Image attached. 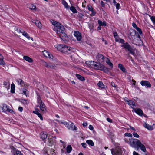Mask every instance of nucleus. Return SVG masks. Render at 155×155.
<instances>
[{
    "label": "nucleus",
    "instance_id": "obj_53",
    "mask_svg": "<svg viewBox=\"0 0 155 155\" xmlns=\"http://www.w3.org/2000/svg\"><path fill=\"white\" fill-rule=\"evenodd\" d=\"M54 65L51 63H48V68H53Z\"/></svg>",
    "mask_w": 155,
    "mask_h": 155
},
{
    "label": "nucleus",
    "instance_id": "obj_50",
    "mask_svg": "<svg viewBox=\"0 0 155 155\" xmlns=\"http://www.w3.org/2000/svg\"><path fill=\"white\" fill-rule=\"evenodd\" d=\"M35 8L36 7L33 5H31L29 7V8L31 9H35Z\"/></svg>",
    "mask_w": 155,
    "mask_h": 155
},
{
    "label": "nucleus",
    "instance_id": "obj_40",
    "mask_svg": "<svg viewBox=\"0 0 155 155\" xmlns=\"http://www.w3.org/2000/svg\"><path fill=\"white\" fill-rule=\"evenodd\" d=\"M70 10L74 13H76L77 12V10L75 9L74 7L72 6L70 8Z\"/></svg>",
    "mask_w": 155,
    "mask_h": 155
},
{
    "label": "nucleus",
    "instance_id": "obj_44",
    "mask_svg": "<svg viewBox=\"0 0 155 155\" xmlns=\"http://www.w3.org/2000/svg\"><path fill=\"white\" fill-rule=\"evenodd\" d=\"M150 19L154 25H155V17L151 16Z\"/></svg>",
    "mask_w": 155,
    "mask_h": 155
},
{
    "label": "nucleus",
    "instance_id": "obj_43",
    "mask_svg": "<svg viewBox=\"0 0 155 155\" xmlns=\"http://www.w3.org/2000/svg\"><path fill=\"white\" fill-rule=\"evenodd\" d=\"M37 102L39 104L43 103L41 98L39 97L37 98Z\"/></svg>",
    "mask_w": 155,
    "mask_h": 155
},
{
    "label": "nucleus",
    "instance_id": "obj_52",
    "mask_svg": "<svg viewBox=\"0 0 155 155\" xmlns=\"http://www.w3.org/2000/svg\"><path fill=\"white\" fill-rule=\"evenodd\" d=\"M132 25L133 27L136 29L138 27L137 26L136 24L134 22L132 23Z\"/></svg>",
    "mask_w": 155,
    "mask_h": 155
},
{
    "label": "nucleus",
    "instance_id": "obj_25",
    "mask_svg": "<svg viewBox=\"0 0 155 155\" xmlns=\"http://www.w3.org/2000/svg\"><path fill=\"white\" fill-rule=\"evenodd\" d=\"M33 113L37 114L41 120H43V118L41 114L37 111H34Z\"/></svg>",
    "mask_w": 155,
    "mask_h": 155
},
{
    "label": "nucleus",
    "instance_id": "obj_9",
    "mask_svg": "<svg viewBox=\"0 0 155 155\" xmlns=\"http://www.w3.org/2000/svg\"><path fill=\"white\" fill-rule=\"evenodd\" d=\"M124 100L127 104L130 106L131 108L134 109V107L136 106L135 102L132 100H128L124 99Z\"/></svg>",
    "mask_w": 155,
    "mask_h": 155
},
{
    "label": "nucleus",
    "instance_id": "obj_4",
    "mask_svg": "<svg viewBox=\"0 0 155 155\" xmlns=\"http://www.w3.org/2000/svg\"><path fill=\"white\" fill-rule=\"evenodd\" d=\"M75 51L74 48L64 45L62 52L66 54H70L71 52H74Z\"/></svg>",
    "mask_w": 155,
    "mask_h": 155
},
{
    "label": "nucleus",
    "instance_id": "obj_28",
    "mask_svg": "<svg viewBox=\"0 0 155 155\" xmlns=\"http://www.w3.org/2000/svg\"><path fill=\"white\" fill-rule=\"evenodd\" d=\"M106 63L111 67V68H113V65L112 63L110 61V60L108 58H106Z\"/></svg>",
    "mask_w": 155,
    "mask_h": 155
},
{
    "label": "nucleus",
    "instance_id": "obj_45",
    "mask_svg": "<svg viewBox=\"0 0 155 155\" xmlns=\"http://www.w3.org/2000/svg\"><path fill=\"white\" fill-rule=\"evenodd\" d=\"M124 135L126 136H128L130 137H132V134H131L128 133H125Z\"/></svg>",
    "mask_w": 155,
    "mask_h": 155
},
{
    "label": "nucleus",
    "instance_id": "obj_2",
    "mask_svg": "<svg viewBox=\"0 0 155 155\" xmlns=\"http://www.w3.org/2000/svg\"><path fill=\"white\" fill-rule=\"evenodd\" d=\"M51 23L54 26V28L53 29L54 31V29L55 28L56 30L59 31V30H63L65 29L64 26L62 25L60 23L55 21L53 20L51 21Z\"/></svg>",
    "mask_w": 155,
    "mask_h": 155
},
{
    "label": "nucleus",
    "instance_id": "obj_35",
    "mask_svg": "<svg viewBox=\"0 0 155 155\" xmlns=\"http://www.w3.org/2000/svg\"><path fill=\"white\" fill-rule=\"evenodd\" d=\"M72 150V148L71 146V145H68L67 147V149H66V150H67V152L68 153H70V152H71V151Z\"/></svg>",
    "mask_w": 155,
    "mask_h": 155
},
{
    "label": "nucleus",
    "instance_id": "obj_13",
    "mask_svg": "<svg viewBox=\"0 0 155 155\" xmlns=\"http://www.w3.org/2000/svg\"><path fill=\"white\" fill-rule=\"evenodd\" d=\"M43 53L45 57L51 59H53V56L51 54H50V53L47 51L45 50L43 51Z\"/></svg>",
    "mask_w": 155,
    "mask_h": 155
},
{
    "label": "nucleus",
    "instance_id": "obj_54",
    "mask_svg": "<svg viewBox=\"0 0 155 155\" xmlns=\"http://www.w3.org/2000/svg\"><path fill=\"white\" fill-rule=\"evenodd\" d=\"M116 8L117 9H118L120 8V5L119 3H117V4L116 5Z\"/></svg>",
    "mask_w": 155,
    "mask_h": 155
},
{
    "label": "nucleus",
    "instance_id": "obj_23",
    "mask_svg": "<svg viewBox=\"0 0 155 155\" xmlns=\"http://www.w3.org/2000/svg\"><path fill=\"white\" fill-rule=\"evenodd\" d=\"M62 4L64 5L65 8L67 9L69 8V6L66 2L64 0H62Z\"/></svg>",
    "mask_w": 155,
    "mask_h": 155
},
{
    "label": "nucleus",
    "instance_id": "obj_49",
    "mask_svg": "<svg viewBox=\"0 0 155 155\" xmlns=\"http://www.w3.org/2000/svg\"><path fill=\"white\" fill-rule=\"evenodd\" d=\"M136 29L138 32L141 35L142 34V31L141 29L138 27Z\"/></svg>",
    "mask_w": 155,
    "mask_h": 155
},
{
    "label": "nucleus",
    "instance_id": "obj_11",
    "mask_svg": "<svg viewBox=\"0 0 155 155\" xmlns=\"http://www.w3.org/2000/svg\"><path fill=\"white\" fill-rule=\"evenodd\" d=\"M140 84L142 86H146L150 88L151 87V84L147 81H142L140 82Z\"/></svg>",
    "mask_w": 155,
    "mask_h": 155
},
{
    "label": "nucleus",
    "instance_id": "obj_12",
    "mask_svg": "<svg viewBox=\"0 0 155 155\" xmlns=\"http://www.w3.org/2000/svg\"><path fill=\"white\" fill-rule=\"evenodd\" d=\"M9 108L10 107L8 106L6 104H3L2 109L3 110L6 111H7L10 113L12 112L13 111L12 110L10 109Z\"/></svg>",
    "mask_w": 155,
    "mask_h": 155
},
{
    "label": "nucleus",
    "instance_id": "obj_56",
    "mask_svg": "<svg viewBox=\"0 0 155 155\" xmlns=\"http://www.w3.org/2000/svg\"><path fill=\"white\" fill-rule=\"evenodd\" d=\"M91 11H92V13H91V14H90V15H91V16L95 15L96 14V12L94 11L93 10H92Z\"/></svg>",
    "mask_w": 155,
    "mask_h": 155
},
{
    "label": "nucleus",
    "instance_id": "obj_24",
    "mask_svg": "<svg viewBox=\"0 0 155 155\" xmlns=\"http://www.w3.org/2000/svg\"><path fill=\"white\" fill-rule=\"evenodd\" d=\"M3 57L2 55L0 54V65H5V63L3 61Z\"/></svg>",
    "mask_w": 155,
    "mask_h": 155
},
{
    "label": "nucleus",
    "instance_id": "obj_60",
    "mask_svg": "<svg viewBox=\"0 0 155 155\" xmlns=\"http://www.w3.org/2000/svg\"><path fill=\"white\" fill-rule=\"evenodd\" d=\"M87 123L86 122H84L83 124V126H84V127L87 126Z\"/></svg>",
    "mask_w": 155,
    "mask_h": 155
},
{
    "label": "nucleus",
    "instance_id": "obj_33",
    "mask_svg": "<svg viewBox=\"0 0 155 155\" xmlns=\"http://www.w3.org/2000/svg\"><path fill=\"white\" fill-rule=\"evenodd\" d=\"M86 142L89 145L93 146L94 144L93 142L91 140H87L86 141Z\"/></svg>",
    "mask_w": 155,
    "mask_h": 155
},
{
    "label": "nucleus",
    "instance_id": "obj_46",
    "mask_svg": "<svg viewBox=\"0 0 155 155\" xmlns=\"http://www.w3.org/2000/svg\"><path fill=\"white\" fill-rule=\"evenodd\" d=\"M42 64L44 66H45V67L47 68H48V63H47L45 62V61H42Z\"/></svg>",
    "mask_w": 155,
    "mask_h": 155
},
{
    "label": "nucleus",
    "instance_id": "obj_55",
    "mask_svg": "<svg viewBox=\"0 0 155 155\" xmlns=\"http://www.w3.org/2000/svg\"><path fill=\"white\" fill-rule=\"evenodd\" d=\"M81 145L84 148H85L86 147V144L85 143H82L81 144Z\"/></svg>",
    "mask_w": 155,
    "mask_h": 155
},
{
    "label": "nucleus",
    "instance_id": "obj_1",
    "mask_svg": "<svg viewBox=\"0 0 155 155\" xmlns=\"http://www.w3.org/2000/svg\"><path fill=\"white\" fill-rule=\"evenodd\" d=\"M87 65L89 67L94 68L107 73L109 71L108 69L104 67L102 64H98L93 61H88L86 62Z\"/></svg>",
    "mask_w": 155,
    "mask_h": 155
},
{
    "label": "nucleus",
    "instance_id": "obj_20",
    "mask_svg": "<svg viewBox=\"0 0 155 155\" xmlns=\"http://www.w3.org/2000/svg\"><path fill=\"white\" fill-rule=\"evenodd\" d=\"M64 45L58 44L55 45V46L58 50L62 52Z\"/></svg>",
    "mask_w": 155,
    "mask_h": 155
},
{
    "label": "nucleus",
    "instance_id": "obj_30",
    "mask_svg": "<svg viewBox=\"0 0 155 155\" xmlns=\"http://www.w3.org/2000/svg\"><path fill=\"white\" fill-rule=\"evenodd\" d=\"M35 24L38 28H41L42 25L41 23L39 21L36 20V22H35Z\"/></svg>",
    "mask_w": 155,
    "mask_h": 155
},
{
    "label": "nucleus",
    "instance_id": "obj_59",
    "mask_svg": "<svg viewBox=\"0 0 155 155\" xmlns=\"http://www.w3.org/2000/svg\"><path fill=\"white\" fill-rule=\"evenodd\" d=\"M18 110L20 112H22L23 110V108L21 107H19L18 108Z\"/></svg>",
    "mask_w": 155,
    "mask_h": 155
},
{
    "label": "nucleus",
    "instance_id": "obj_41",
    "mask_svg": "<svg viewBox=\"0 0 155 155\" xmlns=\"http://www.w3.org/2000/svg\"><path fill=\"white\" fill-rule=\"evenodd\" d=\"M113 35L115 39V41L117 40L118 41L117 39L119 38L118 36V34L116 32H114L113 33Z\"/></svg>",
    "mask_w": 155,
    "mask_h": 155
},
{
    "label": "nucleus",
    "instance_id": "obj_14",
    "mask_svg": "<svg viewBox=\"0 0 155 155\" xmlns=\"http://www.w3.org/2000/svg\"><path fill=\"white\" fill-rule=\"evenodd\" d=\"M134 111L138 115L141 116L143 115V113L142 110L140 108H134L132 111Z\"/></svg>",
    "mask_w": 155,
    "mask_h": 155
},
{
    "label": "nucleus",
    "instance_id": "obj_64",
    "mask_svg": "<svg viewBox=\"0 0 155 155\" xmlns=\"http://www.w3.org/2000/svg\"><path fill=\"white\" fill-rule=\"evenodd\" d=\"M133 155H139L135 151H134L133 152Z\"/></svg>",
    "mask_w": 155,
    "mask_h": 155
},
{
    "label": "nucleus",
    "instance_id": "obj_42",
    "mask_svg": "<svg viewBox=\"0 0 155 155\" xmlns=\"http://www.w3.org/2000/svg\"><path fill=\"white\" fill-rule=\"evenodd\" d=\"M18 81L20 82V84L22 86H23L24 85V81L21 79H18Z\"/></svg>",
    "mask_w": 155,
    "mask_h": 155
},
{
    "label": "nucleus",
    "instance_id": "obj_8",
    "mask_svg": "<svg viewBox=\"0 0 155 155\" xmlns=\"http://www.w3.org/2000/svg\"><path fill=\"white\" fill-rule=\"evenodd\" d=\"M67 127L68 129L72 130H77L78 129L77 127L74 125V124L71 122H69L68 126H67Z\"/></svg>",
    "mask_w": 155,
    "mask_h": 155
},
{
    "label": "nucleus",
    "instance_id": "obj_61",
    "mask_svg": "<svg viewBox=\"0 0 155 155\" xmlns=\"http://www.w3.org/2000/svg\"><path fill=\"white\" fill-rule=\"evenodd\" d=\"M107 120L109 122H112V120L110 118H107Z\"/></svg>",
    "mask_w": 155,
    "mask_h": 155
},
{
    "label": "nucleus",
    "instance_id": "obj_22",
    "mask_svg": "<svg viewBox=\"0 0 155 155\" xmlns=\"http://www.w3.org/2000/svg\"><path fill=\"white\" fill-rule=\"evenodd\" d=\"M139 147L141 150L143 152H145L146 151V148L140 142V144L138 146V147Z\"/></svg>",
    "mask_w": 155,
    "mask_h": 155
},
{
    "label": "nucleus",
    "instance_id": "obj_31",
    "mask_svg": "<svg viewBox=\"0 0 155 155\" xmlns=\"http://www.w3.org/2000/svg\"><path fill=\"white\" fill-rule=\"evenodd\" d=\"M76 76L79 80L81 81H83L85 80L84 77L81 76L80 74H76Z\"/></svg>",
    "mask_w": 155,
    "mask_h": 155
},
{
    "label": "nucleus",
    "instance_id": "obj_6",
    "mask_svg": "<svg viewBox=\"0 0 155 155\" xmlns=\"http://www.w3.org/2000/svg\"><path fill=\"white\" fill-rule=\"evenodd\" d=\"M65 29L64 30H59V31H58L56 30L55 28L54 29V31L56 32L57 35L59 36L61 38L64 39L66 37V34L64 32Z\"/></svg>",
    "mask_w": 155,
    "mask_h": 155
},
{
    "label": "nucleus",
    "instance_id": "obj_32",
    "mask_svg": "<svg viewBox=\"0 0 155 155\" xmlns=\"http://www.w3.org/2000/svg\"><path fill=\"white\" fill-rule=\"evenodd\" d=\"M97 58L98 59V60H103L104 58V57L101 54H98L97 55Z\"/></svg>",
    "mask_w": 155,
    "mask_h": 155
},
{
    "label": "nucleus",
    "instance_id": "obj_3",
    "mask_svg": "<svg viewBox=\"0 0 155 155\" xmlns=\"http://www.w3.org/2000/svg\"><path fill=\"white\" fill-rule=\"evenodd\" d=\"M130 145L133 147L137 148L140 144V142L137 139H131L129 140Z\"/></svg>",
    "mask_w": 155,
    "mask_h": 155
},
{
    "label": "nucleus",
    "instance_id": "obj_38",
    "mask_svg": "<svg viewBox=\"0 0 155 155\" xmlns=\"http://www.w3.org/2000/svg\"><path fill=\"white\" fill-rule=\"evenodd\" d=\"M14 155H23L21 152L19 150H15L14 152Z\"/></svg>",
    "mask_w": 155,
    "mask_h": 155
},
{
    "label": "nucleus",
    "instance_id": "obj_10",
    "mask_svg": "<svg viewBox=\"0 0 155 155\" xmlns=\"http://www.w3.org/2000/svg\"><path fill=\"white\" fill-rule=\"evenodd\" d=\"M74 35L78 41H80L82 38L81 33L78 31H76L74 32Z\"/></svg>",
    "mask_w": 155,
    "mask_h": 155
},
{
    "label": "nucleus",
    "instance_id": "obj_26",
    "mask_svg": "<svg viewBox=\"0 0 155 155\" xmlns=\"http://www.w3.org/2000/svg\"><path fill=\"white\" fill-rule=\"evenodd\" d=\"M98 23L99 25V26H105L106 25V22L105 21H103L102 22L100 20L98 21Z\"/></svg>",
    "mask_w": 155,
    "mask_h": 155
},
{
    "label": "nucleus",
    "instance_id": "obj_39",
    "mask_svg": "<svg viewBox=\"0 0 155 155\" xmlns=\"http://www.w3.org/2000/svg\"><path fill=\"white\" fill-rule=\"evenodd\" d=\"M117 40H118V41H117V40H115V41L116 42H118L121 43H123V44H124V43H124L125 41L123 39L120 38H119L117 39Z\"/></svg>",
    "mask_w": 155,
    "mask_h": 155
},
{
    "label": "nucleus",
    "instance_id": "obj_58",
    "mask_svg": "<svg viewBox=\"0 0 155 155\" xmlns=\"http://www.w3.org/2000/svg\"><path fill=\"white\" fill-rule=\"evenodd\" d=\"M89 128L91 130H93L94 128L92 125H90L89 126Z\"/></svg>",
    "mask_w": 155,
    "mask_h": 155
},
{
    "label": "nucleus",
    "instance_id": "obj_5",
    "mask_svg": "<svg viewBox=\"0 0 155 155\" xmlns=\"http://www.w3.org/2000/svg\"><path fill=\"white\" fill-rule=\"evenodd\" d=\"M121 47H123L125 49L127 50L132 54L134 55V50L131 48V46L128 43L126 42L125 43H124V44L121 45Z\"/></svg>",
    "mask_w": 155,
    "mask_h": 155
},
{
    "label": "nucleus",
    "instance_id": "obj_18",
    "mask_svg": "<svg viewBox=\"0 0 155 155\" xmlns=\"http://www.w3.org/2000/svg\"><path fill=\"white\" fill-rule=\"evenodd\" d=\"M19 33H22V35L25 37H26L28 39H29L30 38V37H29V35L28 34V33L25 32L23 30L19 29Z\"/></svg>",
    "mask_w": 155,
    "mask_h": 155
},
{
    "label": "nucleus",
    "instance_id": "obj_34",
    "mask_svg": "<svg viewBox=\"0 0 155 155\" xmlns=\"http://www.w3.org/2000/svg\"><path fill=\"white\" fill-rule=\"evenodd\" d=\"M15 89V86L14 84H12L11 85V91L12 93H14Z\"/></svg>",
    "mask_w": 155,
    "mask_h": 155
},
{
    "label": "nucleus",
    "instance_id": "obj_29",
    "mask_svg": "<svg viewBox=\"0 0 155 155\" xmlns=\"http://www.w3.org/2000/svg\"><path fill=\"white\" fill-rule=\"evenodd\" d=\"M118 68L121 69L123 72H126V69L123 65L120 64H118Z\"/></svg>",
    "mask_w": 155,
    "mask_h": 155
},
{
    "label": "nucleus",
    "instance_id": "obj_63",
    "mask_svg": "<svg viewBox=\"0 0 155 155\" xmlns=\"http://www.w3.org/2000/svg\"><path fill=\"white\" fill-rule=\"evenodd\" d=\"M130 34L131 35H132V34L133 35L134 34L135 35V32L134 31H133V32H130Z\"/></svg>",
    "mask_w": 155,
    "mask_h": 155
},
{
    "label": "nucleus",
    "instance_id": "obj_48",
    "mask_svg": "<svg viewBox=\"0 0 155 155\" xmlns=\"http://www.w3.org/2000/svg\"><path fill=\"white\" fill-rule=\"evenodd\" d=\"M28 91H27L26 89H24L23 90V94H25V95H26V94H27L28 93ZM27 96V95H26Z\"/></svg>",
    "mask_w": 155,
    "mask_h": 155
},
{
    "label": "nucleus",
    "instance_id": "obj_21",
    "mask_svg": "<svg viewBox=\"0 0 155 155\" xmlns=\"http://www.w3.org/2000/svg\"><path fill=\"white\" fill-rule=\"evenodd\" d=\"M23 58L26 61L30 63H32L33 61L32 59L28 56H24L23 57Z\"/></svg>",
    "mask_w": 155,
    "mask_h": 155
},
{
    "label": "nucleus",
    "instance_id": "obj_47",
    "mask_svg": "<svg viewBox=\"0 0 155 155\" xmlns=\"http://www.w3.org/2000/svg\"><path fill=\"white\" fill-rule=\"evenodd\" d=\"M133 135L134 136V137H135L138 138H139V135L136 133H135V132L133 133Z\"/></svg>",
    "mask_w": 155,
    "mask_h": 155
},
{
    "label": "nucleus",
    "instance_id": "obj_51",
    "mask_svg": "<svg viewBox=\"0 0 155 155\" xmlns=\"http://www.w3.org/2000/svg\"><path fill=\"white\" fill-rule=\"evenodd\" d=\"M87 9L89 11H91L93 10L91 6L90 5H88L87 6Z\"/></svg>",
    "mask_w": 155,
    "mask_h": 155
},
{
    "label": "nucleus",
    "instance_id": "obj_27",
    "mask_svg": "<svg viewBox=\"0 0 155 155\" xmlns=\"http://www.w3.org/2000/svg\"><path fill=\"white\" fill-rule=\"evenodd\" d=\"M40 136L41 138L43 140L46 139L47 137V136L46 134H45L44 133L42 132L41 133Z\"/></svg>",
    "mask_w": 155,
    "mask_h": 155
},
{
    "label": "nucleus",
    "instance_id": "obj_37",
    "mask_svg": "<svg viewBox=\"0 0 155 155\" xmlns=\"http://www.w3.org/2000/svg\"><path fill=\"white\" fill-rule=\"evenodd\" d=\"M21 103L25 104H28L29 103V102L27 100L24 99H21Z\"/></svg>",
    "mask_w": 155,
    "mask_h": 155
},
{
    "label": "nucleus",
    "instance_id": "obj_57",
    "mask_svg": "<svg viewBox=\"0 0 155 155\" xmlns=\"http://www.w3.org/2000/svg\"><path fill=\"white\" fill-rule=\"evenodd\" d=\"M61 123L65 125L66 127L67 126H68V123L66 122H61Z\"/></svg>",
    "mask_w": 155,
    "mask_h": 155
},
{
    "label": "nucleus",
    "instance_id": "obj_17",
    "mask_svg": "<svg viewBox=\"0 0 155 155\" xmlns=\"http://www.w3.org/2000/svg\"><path fill=\"white\" fill-rule=\"evenodd\" d=\"M39 108L41 111L44 112H45L46 109L45 108V106L44 103L39 104Z\"/></svg>",
    "mask_w": 155,
    "mask_h": 155
},
{
    "label": "nucleus",
    "instance_id": "obj_16",
    "mask_svg": "<svg viewBox=\"0 0 155 155\" xmlns=\"http://www.w3.org/2000/svg\"><path fill=\"white\" fill-rule=\"evenodd\" d=\"M111 151L113 155H122V150L121 149H119L114 151L111 150Z\"/></svg>",
    "mask_w": 155,
    "mask_h": 155
},
{
    "label": "nucleus",
    "instance_id": "obj_19",
    "mask_svg": "<svg viewBox=\"0 0 155 155\" xmlns=\"http://www.w3.org/2000/svg\"><path fill=\"white\" fill-rule=\"evenodd\" d=\"M143 126L149 130H153L152 126L150 125L145 122H144L143 124Z\"/></svg>",
    "mask_w": 155,
    "mask_h": 155
},
{
    "label": "nucleus",
    "instance_id": "obj_62",
    "mask_svg": "<svg viewBox=\"0 0 155 155\" xmlns=\"http://www.w3.org/2000/svg\"><path fill=\"white\" fill-rule=\"evenodd\" d=\"M101 4L102 7H104V2L102 1L101 2Z\"/></svg>",
    "mask_w": 155,
    "mask_h": 155
},
{
    "label": "nucleus",
    "instance_id": "obj_36",
    "mask_svg": "<svg viewBox=\"0 0 155 155\" xmlns=\"http://www.w3.org/2000/svg\"><path fill=\"white\" fill-rule=\"evenodd\" d=\"M98 86L101 88H104L105 87L103 84L102 82L101 81H100L97 84Z\"/></svg>",
    "mask_w": 155,
    "mask_h": 155
},
{
    "label": "nucleus",
    "instance_id": "obj_7",
    "mask_svg": "<svg viewBox=\"0 0 155 155\" xmlns=\"http://www.w3.org/2000/svg\"><path fill=\"white\" fill-rule=\"evenodd\" d=\"M55 137H51L48 139V144L49 146H51L54 145L56 142Z\"/></svg>",
    "mask_w": 155,
    "mask_h": 155
},
{
    "label": "nucleus",
    "instance_id": "obj_15",
    "mask_svg": "<svg viewBox=\"0 0 155 155\" xmlns=\"http://www.w3.org/2000/svg\"><path fill=\"white\" fill-rule=\"evenodd\" d=\"M55 150L54 149L51 148L47 150L46 153L48 155H56Z\"/></svg>",
    "mask_w": 155,
    "mask_h": 155
}]
</instances>
